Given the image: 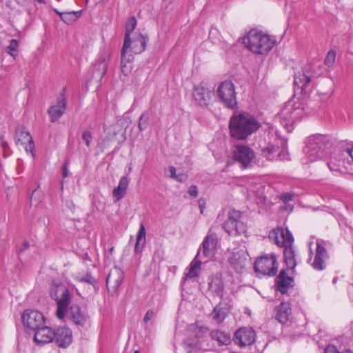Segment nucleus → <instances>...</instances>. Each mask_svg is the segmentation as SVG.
<instances>
[{
  "label": "nucleus",
  "mask_w": 353,
  "mask_h": 353,
  "mask_svg": "<svg viewBox=\"0 0 353 353\" xmlns=\"http://www.w3.org/2000/svg\"><path fill=\"white\" fill-rule=\"evenodd\" d=\"M255 339V331L252 327H243L235 332L233 341L240 347H245L252 344Z\"/></svg>",
  "instance_id": "f8f14e48"
},
{
  "label": "nucleus",
  "mask_w": 353,
  "mask_h": 353,
  "mask_svg": "<svg viewBox=\"0 0 353 353\" xmlns=\"http://www.w3.org/2000/svg\"><path fill=\"white\" fill-rule=\"evenodd\" d=\"M170 176L174 179L176 176V168L174 166H170Z\"/></svg>",
  "instance_id": "680f3d73"
},
{
  "label": "nucleus",
  "mask_w": 353,
  "mask_h": 353,
  "mask_svg": "<svg viewBox=\"0 0 353 353\" xmlns=\"http://www.w3.org/2000/svg\"><path fill=\"white\" fill-rule=\"evenodd\" d=\"M208 291L213 296H218L223 299L225 285L221 274L216 273L212 274L208 278Z\"/></svg>",
  "instance_id": "2eb2a0df"
},
{
  "label": "nucleus",
  "mask_w": 353,
  "mask_h": 353,
  "mask_svg": "<svg viewBox=\"0 0 353 353\" xmlns=\"http://www.w3.org/2000/svg\"><path fill=\"white\" fill-rule=\"evenodd\" d=\"M174 179L177 181L183 182L185 179V175L184 174H176Z\"/></svg>",
  "instance_id": "052dcab7"
},
{
  "label": "nucleus",
  "mask_w": 353,
  "mask_h": 353,
  "mask_svg": "<svg viewBox=\"0 0 353 353\" xmlns=\"http://www.w3.org/2000/svg\"><path fill=\"white\" fill-rule=\"evenodd\" d=\"M278 231L280 232L281 247L293 245L294 237L288 229L283 230L281 228H278Z\"/></svg>",
  "instance_id": "58836bf2"
},
{
  "label": "nucleus",
  "mask_w": 353,
  "mask_h": 353,
  "mask_svg": "<svg viewBox=\"0 0 353 353\" xmlns=\"http://www.w3.org/2000/svg\"><path fill=\"white\" fill-rule=\"evenodd\" d=\"M241 213L240 211L232 210L228 213V219L223 223L222 228L229 234L236 236L244 234L247 226L240 221Z\"/></svg>",
  "instance_id": "423d86ee"
},
{
  "label": "nucleus",
  "mask_w": 353,
  "mask_h": 353,
  "mask_svg": "<svg viewBox=\"0 0 353 353\" xmlns=\"http://www.w3.org/2000/svg\"><path fill=\"white\" fill-rule=\"evenodd\" d=\"M25 150L27 152H30L32 154V157H34V149L35 145L32 139H31L29 141L26 142Z\"/></svg>",
  "instance_id": "3c124183"
},
{
  "label": "nucleus",
  "mask_w": 353,
  "mask_h": 353,
  "mask_svg": "<svg viewBox=\"0 0 353 353\" xmlns=\"http://www.w3.org/2000/svg\"><path fill=\"white\" fill-rule=\"evenodd\" d=\"M137 26V19L135 17H130L127 21L125 22V32L124 36V41H123V50L125 49H128L131 45V38L130 34L134 30L135 28Z\"/></svg>",
  "instance_id": "cd10ccee"
},
{
  "label": "nucleus",
  "mask_w": 353,
  "mask_h": 353,
  "mask_svg": "<svg viewBox=\"0 0 353 353\" xmlns=\"http://www.w3.org/2000/svg\"><path fill=\"white\" fill-rule=\"evenodd\" d=\"M234 159L240 163L243 168H247L254 158V152L249 146L237 144L232 150Z\"/></svg>",
  "instance_id": "6e6552de"
},
{
  "label": "nucleus",
  "mask_w": 353,
  "mask_h": 353,
  "mask_svg": "<svg viewBox=\"0 0 353 353\" xmlns=\"http://www.w3.org/2000/svg\"><path fill=\"white\" fill-rule=\"evenodd\" d=\"M190 330L194 333V339L199 341L205 336L209 328L204 325H199L197 323L191 324Z\"/></svg>",
  "instance_id": "ea45409f"
},
{
  "label": "nucleus",
  "mask_w": 353,
  "mask_h": 353,
  "mask_svg": "<svg viewBox=\"0 0 353 353\" xmlns=\"http://www.w3.org/2000/svg\"><path fill=\"white\" fill-rule=\"evenodd\" d=\"M155 316V312L152 310H148L143 318L144 323H148Z\"/></svg>",
  "instance_id": "6e6d98bb"
},
{
  "label": "nucleus",
  "mask_w": 353,
  "mask_h": 353,
  "mask_svg": "<svg viewBox=\"0 0 353 353\" xmlns=\"http://www.w3.org/2000/svg\"><path fill=\"white\" fill-rule=\"evenodd\" d=\"M183 345L185 349L188 353H190L192 350H195L199 347V342L196 339L187 338L183 340Z\"/></svg>",
  "instance_id": "a19ab883"
},
{
  "label": "nucleus",
  "mask_w": 353,
  "mask_h": 353,
  "mask_svg": "<svg viewBox=\"0 0 353 353\" xmlns=\"http://www.w3.org/2000/svg\"><path fill=\"white\" fill-rule=\"evenodd\" d=\"M231 308L230 302H219L210 313V317L217 323H222L227 317Z\"/></svg>",
  "instance_id": "5701e85b"
},
{
  "label": "nucleus",
  "mask_w": 353,
  "mask_h": 353,
  "mask_svg": "<svg viewBox=\"0 0 353 353\" xmlns=\"http://www.w3.org/2000/svg\"><path fill=\"white\" fill-rule=\"evenodd\" d=\"M201 254V251L199 250L196 255L195 256L193 261L190 263V268L188 272L185 274V279L187 278L197 277L201 270V261L197 260V258Z\"/></svg>",
  "instance_id": "f704fd0d"
},
{
  "label": "nucleus",
  "mask_w": 353,
  "mask_h": 353,
  "mask_svg": "<svg viewBox=\"0 0 353 353\" xmlns=\"http://www.w3.org/2000/svg\"><path fill=\"white\" fill-rule=\"evenodd\" d=\"M261 128V123L247 112H234L228 123L229 133L233 139L247 141Z\"/></svg>",
  "instance_id": "f257e3e1"
},
{
  "label": "nucleus",
  "mask_w": 353,
  "mask_h": 353,
  "mask_svg": "<svg viewBox=\"0 0 353 353\" xmlns=\"http://www.w3.org/2000/svg\"><path fill=\"white\" fill-rule=\"evenodd\" d=\"M275 319L282 324L288 322L292 310L289 303L282 302L275 309Z\"/></svg>",
  "instance_id": "a878e982"
},
{
  "label": "nucleus",
  "mask_w": 353,
  "mask_h": 353,
  "mask_svg": "<svg viewBox=\"0 0 353 353\" xmlns=\"http://www.w3.org/2000/svg\"><path fill=\"white\" fill-rule=\"evenodd\" d=\"M108 54L103 52L101 53L96 62L92 65L90 70L92 79L98 81H101L105 74L108 69Z\"/></svg>",
  "instance_id": "ddd939ff"
},
{
  "label": "nucleus",
  "mask_w": 353,
  "mask_h": 353,
  "mask_svg": "<svg viewBox=\"0 0 353 353\" xmlns=\"http://www.w3.org/2000/svg\"><path fill=\"white\" fill-rule=\"evenodd\" d=\"M59 17L63 22L68 24H70L74 21L70 12H63V13L59 14Z\"/></svg>",
  "instance_id": "8fccbe9b"
},
{
  "label": "nucleus",
  "mask_w": 353,
  "mask_h": 353,
  "mask_svg": "<svg viewBox=\"0 0 353 353\" xmlns=\"http://www.w3.org/2000/svg\"><path fill=\"white\" fill-rule=\"evenodd\" d=\"M188 193L192 197L196 198L198 195V188L196 185H192L188 190Z\"/></svg>",
  "instance_id": "5fc2aeb1"
},
{
  "label": "nucleus",
  "mask_w": 353,
  "mask_h": 353,
  "mask_svg": "<svg viewBox=\"0 0 353 353\" xmlns=\"http://www.w3.org/2000/svg\"><path fill=\"white\" fill-rule=\"evenodd\" d=\"M146 231L143 223H140L139 230L137 236V241L134 246V252H141L145 243Z\"/></svg>",
  "instance_id": "72a5a7b5"
},
{
  "label": "nucleus",
  "mask_w": 353,
  "mask_h": 353,
  "mask_svg": "<svg viewBox=\"0 0 353 353\" xmlns=\"http://www.w3.org/2000/svg\"><path fill=\"white\" fill-rule=\"evenodd\" d=\"M66 292V286L61 282L52 281L50 288V295L53 300L58 299L59 296Z\"/></svg>",
  "instance_id": "e433bc0d"
},
{
  "label": "nucleus",
  "mask_w": 353,
  "mask_h": 353,
  "mask_svg": "<svg viewBox=\"0 0 353 353\" xmlns=\"http://www.w3.org/2000/svg\"><path fill=\"white\" fill-rule=\"evenodd\" d=\"M256 272L269 276H275L278 270V263L274 254H266L257 259L254 265Z\"/></svg>",
  "instance_id": "39448f33"
},
{
  "label": "nucleus",
  "mask_w": 353,
  "mask_h": 353,
  "mask_svg": "<svg viewBox=\"0 0 353 353\" xmlns=\"http://www.w3.org/2000/svg\"><path fill=\"white\" fill-rule=\"evenodd\" d=\"M83 141L85 143L88 148L90 147V143L93 139L92 132L88 130H83L81 135Z\"/></svg>",
  "instance_id": "de8ad7c7"
},
{
  "label": "nucleus",
  "mask_w": 353,
  "mask_h": 353,
  "mask_svg": "<svg viewBox=\"0 0 353 353\" xmlns=\"http://www.w3.org/2000/svg\"><path fill=\"white\" fill-rule=\"evenodd\" d=\"M32 139L30 132L23 125H18L15 129L14 140L15 143H20L21 145L26 144V142Z\"/></svg>",
  "instance_id": "7c9ffc66"
},
{
  "label": "nucleus",
  "mask_w": 353,
  "mask_h": 353,
  "mask_svg": "<svg viewBox=\"0 0 353 353\" xmlns=\"http://www.w3.org/2000/svg\"><path fill=\"white\" fill-rule=\"evenodd\" d=\"M229 262L237 272H241L248 263V254L243 250L234 252L229 259Z\"/></svg>",
  "instance_id": "aec40b11"
},
{
  "label": "nucleus",
  "mask_w": 353,
  "mask_h": 353,
  "mask_svg": "<svg viewBox=\"0 0 353 353\" xmlns=\"http://www.w3.org/2000/svg\"><path fill=\"white\" fill-rule=\"evenodd\" d=\"M53 342L62 348L68 347L72 341V331L67 327L61 326L54 330Z\"/></svg>",
  "instance_id": "4468645a"
},
{
  "label": "nucleus",
  "mask_w": 353,
  "mask_h": 353,
  "mask_svg": "<svg viewBox=\"0 0 353 353\" xmlns=\"http://www.w3.org/2000/svg\"><path fill=\"white\" fill-rule=\"evenodd\" d=\"M124 277L123 272L119 268L110 270L106 278V286L109 293L113 294L119 288Z\"/></svg>",
  "instance_id": "f3484780"
},
{
  "label": "nucleus",
  "mask_w": 353,
  "mask_h": 353,
  "mask_svg": "<svg viewBox=\"0 0 353 353\" xmlns=\"http://www.w3.org/2000/svg\"><path fill=\"white\" fill-rule=\"evenodd\" d=\"M269 238L274 241L278 246L281 247V239L280 232L278 231V228L270 231Z\"/></svg>",
  "instance_id": "a18cd8bd"
},
{
  "label": "nucleus",
  "mask_w": 353,
  "mask_h": 353,
  "mask_svg": "<svg viewBox=\"0 0 353 353\" xmlns=\"http://www.w3.org/2000/svg\"><path fill=\"white\" fill-rule=\"evenodd\" d=\"M30 247V243L27 240L23 241L21 247H20L18 250V253L20 254L23 252L25 250L28 249Z\"/></svg>",
  "instance_id": "13d9d810"
},
{
  "label": "nucleus",
  "mask_w": 353,
  "mask_h": 353,
  "mask_svg": "<svg viewBox=\"0 0 353 353\" xmlns=\"http://www.w3.org/2000/svg\"><path fill=\"white\" fill-rule=\"evenodd\" d=\"M335 58H336V52L332 50L329 51V52L327 53V54L324 60L325 65H327L328 67L332 66L335 62Z\"/></svg>",
  "instance_id": "49530a36"
},
{
  "label": "nucleus",
  "mask_w": 353,
  "mask_h": 353,
  "mask_svg": "<svg viewBox=\"0 0 353 353\" xmlns=\"http://www.w3.org/2000/svg\"><path fill=\"white\" fill-rule=\"evenodd\" d=\"M192 95L194 100L201 107H207L210 99L211 92L201 83L195 85L193 88Z\"/></svg>",
  "instance_id": "b1692460"
},
{
  "label": "nucleus",
  "mask_w": 353,
  "mask_h": 353,
  "mask_svg": "<svg viewBox=\"0 0 353 353\" xmlns=\"http://www.w3.org/2000/svg\"><path fill=\"white\" fill-rule=\"evenodd\" d=\"M134 353H140V352L139 350H135Z\"/></svg>",
  "instance_id": "338daca9"
},
{
  "label": "nucleus",
  "mask_w": 353,
  "mask_h": 353,
  "mask_svg": "<svg viewBox=\"0 0 353 353\" xmlns=\"http://www.w3.org/2000/svg\"><path fill=\"white\" fill-rule=\"evenodd\" d=\"M292 101H288L279 113L281 125L288 131L293 129V125L297 119V107H294Z\"/></svg>",
  "instance_id": "1a4fd4ad"
},
{
  "label": "nucleus",
  "mask_w": 353,
  "mask_h": 353,
  "mask_svg": "<svg viewBox=\"0 0 353 353\" xmlns=\"http://www.w3.org/2000/svg\"><path fill=\"white\" fill-rule=\"evenodd\" d=\"M201 254V251L199 250L196 255L195 256L193 261L190 263V268L188 272L185 274V279L187 278L197 277L201 270V261L197 260V258Z\"/></svg>",
  "instance_id": "c9c22d12"
},
{
  "label": "nucleus",
  "mask_w": 353,
  "mask_h": 353,
  "mask_svg": "<svg viewBox=\"0 0 353 353\" xmlns=\"http://www.w3.org/2000/svg\"><path fill=\"white\" fill-rule=\"evenodd\" d=\"M275 283L277 290L282 294H285L290 287H293L294 279L288 274L286 270L283 269L276 277Z\"/></svg>",
  "instance_id": "412c9836"
},
{
  "label": "nucleus",
  "mask_w": 353,
  "mask_h": 353,
  "mask_svg": "<svg viewBox=\"0 0 353 353\" xmlns=\"http://www.w3.org/2000/svg\"><path fill=\"white\" fill-rule=\"evenodd\" d=\"M312 81V74L309 71V66H305L301 72L294 75V85L295 88L301 90L302 94L306 95L310 92L309 86Z\"/></svg>",
  "instance_id": "9d476101"
},
{
  "label": "nucleus",
  "mask_w": 353,
  "mask_h": 353,
  "mask_svg": "<svg viewBox=\"0 0 353 353\" xmlns=\"http://www.w3.org/2000/svg\"><path fill=\"white\" fill-rule=\"evenodd\" d=\"M128 185L129 179L127 176H121L118 186L114 188L112 191V196L115 199L116 201H119L125 196Z\"/></svg>",
  "instance_id": "c85d7f7f"
},
{
  "label": "nucleus",
  "mask_w": 353,
  "mask_h": 353,
  "mask_svg": "<svg viewBox=\"0 0 353 353\" xmlns=\"http://www.w3.org/2000/svg\"><path fill=\"white\" fill-rule=\"evenodd\" d=\"M328 258L326 249L320 243H317L316 254L312 266L316 270H323L325 268V260Z\"/></svg>",
  "instance_id": "393cba45"
},
{
  "label": "nucleus",
  "mask_w": 353,
  "mask_h": 353,
  "mask_svg": "<svg viewBox=\"0 0 353 353\" xmlns=\"http://www.w3.org/2000/svg\"><path fill=\"white\" fill-rule=\"evenodd\" d=\"M41 199L42 193L37 189L34 190L30 198V205L32 206L34 202L35 203V205H37L41 202Z\"/></svg>",
  "instance_id": "37998d69"
},
{
  "label": "nucleus",
  "mask_w": 353,
  "mask_h": 353,
  "mask_svg": "<svg viewBox=\"0 0 353 353\" xmlns=\"http://www.w3.org/2000/svg\"><path fill=\"white\" fill-rule=\"evenodd\" d=\"M68 316L77 325L83 327L89 319L85 309H82L78 304H72L68 309Z\"/></svg>",
  "instance_id": "dca6fc26"
},
{
  "label": "nucleus",
  "mask_w": 353,
  "mask_h": 353,
  "mask_svg": "<svg viewBox=\"0 0 353 353\" xmlns=\"http://www.w3.org/2000/svg\"><path fill=\"white\" fill-rule=\"evenodd\" d=\"M55 301L57 305V316L60 319H63L67 313L68 306L71 302V295L68 288H66V292L61 293Z\"/></svg>",
  "instance_id": "4be33fe9"
},
{
  "label": "nucleus",
  "mask_w": 353,
  "mask_h": 353,
  "mask_svg": "<svg viewBox=\"0 0 353 353\" xmlns=\"http://www.w3.org/2000/svg\"><path fill=\"white\" fill-rule=\"evenodd\" d=\"M199 208L201 210V212L202 213L203 210V204L202 203V199L199 200Z\"/></svg>",
  "instance_id": "e2e57ef3"
},
{
  "label": "nucleus",
  "mask_w": 353,
  "mask_h": 353,
  "mask_svg": "<svg viewBox=\"0 0 353 353\" xmlns=\"http://www.w3.org/2000/svg\"><path fill=\"white\" fill-rule=\"evenodd\" d=\"M54 12L59 16L60 13H62L61 12L58 11L57 10H54Z\"/></svg>",
  "instance_id": "0e129e2a"
},
{
  "label": "nucleus",
  "mask_w": 353,
  "mask_h": 353,
  "mask_svg": "<svg viewBox=\"0 0 353 353\" xmlns=\"http://www.w3.org/2000/svg\"><path fill=\"white\" fill-rule=\"evenodd\" d=\"M284 261L287 268L290 270L295 268L296 265L295 250L293 245L283 247Z\"/></svg>",
  "instance_id": "c756f323"
},
{
  "label": "nucleus",
  "mask_w": 353,
  "mask_h": 353,
  "mask_svg": "<svg viewBox=\"0 0 353 353\" xmlns=\"http://www.w3.org/2000/svg\"><path fill=\"white\" fill-rule=\"evenodd\" d=\"M148 40L147 35L139 34L137 37L133 39V40L131 39V45L128 52L130 51L134 54H141L145 50Z\"/></svg>",
  "instance_id": "bb28decb"
},
{
  "label": "nucleus",
  "mask_w": 353,
  "mask_h": 353,
  "mask_svg": "<svg viewBox=\"0 0 353 353\" xmlns=\"http://www.w3.org/2000/svg\"><path fill=\"white\" fill-rule=\"evenodd\" d=\"M18 41L17 39H12L10 41L9 46L7 47V52L10 54L11 56L14 57V54L13 52H16L18 48Z\"/></svg>",
  "instance_id": "09e8293b"
},
{
  "label": "nucleus",
  "mask_w": 353,
  "mask_h": 353,
  "mask_svg": "<svg viewBox=\"0 0 353 353\" xmlns=\"http://www.w3.org/2000/svg\"><path fill=\"white\" fill-rule=\"evenodd\" d=\"M278 150V146H276L273 144H269L266 148L263 149V153L268 159L270 160L272 154L277 152Z\"/></svg>",
  "instance_id": "c03bdc74"
},
{
  "label": "nucleus",
  "mask_w": 353,
  "mask_h": 353,
  "mask_svg": "<svg viewBox=\"0 0 353 353\" xmlns=\"http://www.w3.org/2000/svg\"><path fill=\"white\" fill-rule=\"evenodd\" d=\"M65 90V88H63L57 97V104L50 106L48 110V113L50 117V121L52 123L57 121L65 111L67 100Z\"/></svg>",
  "instance_id": "9b49d317"
},
{
  "label": "nucleus",
  "mask_w": 353,
  "mask_h": 353,
  "mask_svg": "<svg viewBox=\"0 0 353 353\" xmlns=\"http://www.w3.org/2000/svg\"><path fill=\"white\" fill-rule=\"evenodd\" d=\"M77 280L81 283H87L92 285L96 292L99 290L98 280L92 276V273L90 272H86L83 275L77 276Z\"/></svg>",
  "instance_id": "4c0bfd02"
},
{
  "label": "nucleus",
  "mask_w": 353,
  "mask_h": 353,
  "mask_svg": "<svg viewBox=\"0 0 353 353\" xmlns=\"http://www.w3.org/2000/svg\"><path fill=\"white\" fill-rule=\"evenodd\" d=\"M128 49H125L123 50V46L122 47L121 54V70L122 73L127 76L128 74L131 70V66L129 65L132 60L133 57L132 54H128Z\"/></svg>",
  "instance_id": "473e14b6"
},
{
  "label": "nucleus",
  "mask_w": 353,
  "mask_h": 353,
  "mask_svg": "<svg viewBox=\"0 0 353 353\" xmlns=\"http://www.w3.org/2000/svg\"><path fill=\"white\" fill-rule=\"evenodd\" d=\"M0 146L3 148V156L6 157L8 155V150H9L8 143L4 140L3 136L0 137Z\"/></svg>",
  "instance_id": "603ef678"
},
{
  "label": "nucleus",
  "mask_w": 353,
  "mask_h": 353,
  "mask_svg": "<svg viewBox=\"0 0 353 353\" xmlns=\"http://www.w3.org/2000/svg\"><path fill=\"white\" fill-rule=\"evenodd\" d=\"M294 195L291 193L287 192L281 194L280 196V199L284 203H287L288 202L292 201L293 199Z\"/></svg>",
  "instance_id": "864d4df0"
},
{
  "label": "nucleus",
  "mask_w": 353,
  "mask_h": 353,
  "mask_svg": "<svg viewBox=\"0 0 353 353\" xmlns=\"http://www.w3.org/2000/svg\"><path fill=\"white\" fill-rule=\"evenodd\" d=\"M70 13L72 16L74 21H75L77 19H79L81 16L82 10L72 11V12H70Z\"/></svg>",
  "instance_id": "bf43d9fd"
},
{
  "label": "nucleus",
  "mask_w": 353,
  "mask_h": 353,
  "mask_svg": "<svg viewBox=\"0 0 353 353\" xmlns=\"http://www.w3.org/2000/svg\"><path fill=\"white\" fill-rule=\"evenodd\" d=\"M331 145L330 139L327 135L313 134L306 139L304 152L310 161H314L324 157Z\"/></svg>",
  "instance_id": "f03ea898"
},
{
  "label": "nucleus",
  "mask_w": 353,
  "mask_h": 353,
  "mask_svg": "<svg viewBox=\"0 0 353 353\" xmlns=\"http://www.w3.org/2000/svg\"><path fill=\"white\" fill-rule=\"evenodd\" d=\"M37 1H38L39 3H43L44 2V0H36Z\"/></svg>",
  "instance_id": "69168bd1"
},
{
  "label": "nucleus",
  "mask_w": 353,
  "mask_h": 353,
  "mask_svg": "<svg viewBox=\"0 0 353 353\" xmlns=\"http://www.w3.org/2000/svg\"><path fill=\"white\" fill-rule=\"evenodd\" d=\"M219 101L227 108L236 110L238 108L235 86L230 81L222 82L216 90Z\"/></svg>",
  "instance_id": "20e7f679"
},
{
  "label": "nucleus",
  "mask_w": 353,
  "mask_h": 353,
  "mask_svg": "<svg viewBox=\"0 0 353 353\" xmlns=\"http://www.w3.org/2000/svg\"><path fill=\"white\" fill-rule=\"evenodd\" d=\"M54 330L46 325V322L34 332V341L37 344L53 342Z\"/></svg>",
  "instance_id": "6ab92c4d"
},
{
  "label": "nucleus",
  "mask_w": 353,
  "mask_h": 353,
  "mask_svg": "<svg viewBox=\"0 0 353 353\" xmlns=\"http://www.w3.org/2000/svg\"><path fill=\"white\" fill-rule=\"evenodd\" d=\"M21 321L27 333L34 332L46 322L42 313L32 310H26L21 315Z\"/></svg>",
  "instance_id": "0eeeda50"
},
{
  "label": "nucleus",
  "mask_w": 353,
  "mask_h": 353,
  "mask_svg": "<svg viewBox=\"0 0 353 353\" xmlns=\"http://www.w3.org/2000/svg\"><path fill=\"white\" fill-rule=\"evenodd\" d=\"M149 122H150V114L148 112L145 111L141 115V117L139 119L138 128H139V130L141 132V131H143L145 129H147V128L149 125Z\"/></svg>",
  "instance_id": "79ce46f5"
},
{
  "label": "nucleus",
  "mask_w": 353,
  "mask_h": 353,
  "mask_svg": "<svg viewBox=\"0 0 353 353\" xmlns=\"http://www.w3.org/2000/svg\"><path fill=\"white\" fill-rule=\"evenodd\" d=\"M345 353H353V352H351V351H347V352H345Z\"/></svg>",
  "instance_id": "774afa93"
},
{
  "label": "nucleus",
  "mask_w": 353,
  "mask_h": 353,
  "mask_svg": "<svg viewBox=\"0 0 353 353\" xmlns=\"http://www.w3.org/2000/svg\"><path fill=\"white\" fill-rule=\"evenodd\" d=\"M210 336L212 339L216 341L219 345H227L231 342L230 334L223 331L213 330L210 332Z\"/></svg>",
  "instance_id": "2f4dec72"
},
{
  "label": "nucleus",
  "mask_w": 353,
  "mask_h": 353,
  "mask_svg": "<svg viewBox=\"0 0 353 353\" xmlns=\"http://www.w3.org/2000/svg\"><path fill=\"white\" fill-rule=\"evenodd\" d=\"M69 161L67 160L64 162L61 167L62 170V176L63 178H66L68 176V165Z\"/></svg>",
  "instance_id": "4d7b16f0"
},
{
  "label": "nucleus",
  "mask_w": 353,
  "mask_h": 353,
  "mask_svg": "<svg viewBox=\"0 0 353 353\" xmlns=\"http://www.w3.org/2000/svg\"><path fill=\"white\" fill-rule=\"evenodd\" d=\"M243 43L253 53L265 54L272 49L275 41L269 35L251 30L243 37Z\"/></svg>",
  "instance_id": "7ed1b4c3"
},
{
  "label": "nucleus",
  "mask_w": 353,
  "mask_h": 353,
  "mask_svg": "<svg viewBox=\"0 0 353 353\" xmlns=\"http://www.w3.org/2000/svg\"><path fill=\"white\" fill-rule=\"evenodd\" d=\"M218 243L217 235L210 230L202 242V257L206 259L212 256L216 249Z\"/></svg>",
  "instance_id": "a211bd4d"
}]
</instances>
